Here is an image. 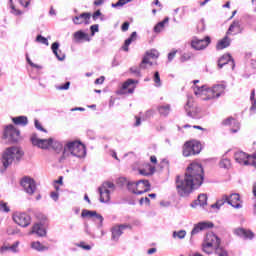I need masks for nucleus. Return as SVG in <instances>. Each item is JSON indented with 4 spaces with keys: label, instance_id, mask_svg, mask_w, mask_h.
Returning a JSON list of instances; mask_svg holds the SVG:
<instances>
[{
    "label": "nucleus",
    "instance_id": "8",
    "mask_svg": "<svg viewBox=\"0 0 256 256\" xmlns=\"http://www.w3.org/2000/svg\"><path fill=\"white\" fill-rule=\"evenodd\" d=\"M201 153V142L197 140H191L183 146V156L191 157V155H199Z\"/></svg>",
    "mask_w": 256,
    "mask_h": 256
},
{
    "label": "nucleus",
    "instance_id": "36",
    "mask_svg": "<svg viewBox=\"0 0 256 256\" xmlns=\"http://www.w3.org/2000/svg\"><path fill=\"white\" fill-rule=\"evenodd\" d=\"M31 249H34V251H38V252H43V251H47V247L43 246V244H41V242L39 241H34L31 243Z\"/></svg>",
    "mask_w": 256,
    "mask_h": 256
},
{
    "label": "nucleus",
    "instance_id": "9",
    "mask_svg": "<svg viewBox=\"0 0 256 256\" xmlns=\"http://www.w3.org/2000/svg\"><path fill=\"white\" fill-rule=\"evenodd\" d=\"M21 137V132L13 126V124L8 125L3 134V139L6 143H17Z\"/></svg>",
    "mask_w": 256,
    "mask_h": 256
},
{
    "label": "nucleus",
    "instance_id": "43",
    "mask_svg": "<svg viewBox=\"0 0 256 256\" xmlns=\"http://www.w3.org/2000/svg\"><path fill=\"white\" fill-rule=\"evenodd\" d=\"M19 245H21L20 241L14 242L11 246H9V249L12 253H19Z\"/></svg>",
    "mask_w": 256,
    "mask_h": 256
},
{
    "label": "nucleus",
    "instance_id": "40",
    "mask_svg": "<svg viewBox=\"0 0 256 256\" xmlns=\"http://www.w3.org/2000/svg\"><path fill=\"white\" fill-rule=\"evenodd\" d=\"M219 166L221 167V169H229V167H231V160L223 158L220 161Z\"/></svg>",
    "mask_w": 256,
    "mask_h": 256
},
{
    "label": "nucleus",
    "instance_id": "10",
    "mask_svg": "<svg viewBox=\"0 0 256 256\" xmlns=\"http://www.w3.org/2000/svg\"><path fill=\"white\" fill-rule=\"evenodd\" d=\"M109 189H115V184L113 182H104L102 186L98 188L100 203H109V200L111 199V191Z\"/></svg>",
    "mask_w": 256,
    "mask_h": 256
},
{
    "label": "nucleus",
    "instance_id": "30",
    "mask_svg": "<svg viewBox=\"0 0 256 256\" xmlns=\"http://www.w3.org/2000/svg\"><path fill=\"white\" fill-rule=\"evenodd\" d=\"M158 112L162 117H168L169 113H171V104L158 106Z\"/></svg>",
    "mask_w": 256,
    "mask_h": 256
},
{
    "label": "nucleus",
    "instance_id": "4",
    "mask_svg": "<svg viewBox=\"0 0 256 256\" xmlns=\"http://www.w3.org/2000/svg\"><path fill=\"white\" fill-rule=\"evenodd\" d=\"M202 249L204 253L208 255L215 250L216 255L218 256H229L227 251L221 247V239L218 238L214 233L206 235V238L202 244Z\"/></svg>",
    "mask_w": 256,
    "mask_h": 256
},
{
    "label": "nucleus",
    "instance_id": "64",
    "mask_svg": "<svg viewBox=\"0 0 256 256\" xmlns=\"http://www.w3.org/2000/svg\"><path fill=\"white\" fill-rule=\"evenodd\" d=\"M103 3H105L104 0H95L94 1V5H96V7H99V5H103Z\"/></svg>",
    "mask_w": 256,
    "mask_h": 256
},
{
    "label": "nucleus",
    "instance_id": "15",
    "mask_svg": "<svg viewBox=\"0 0 256 256\" xmlns=\"http://www.w3.org/2000/svg\"><path fill=\"white\" fill-rule=\"evenodd\" d=\"M149 57L150 59H158L159 51L153 49L146 52V56L143 57L142 62L140 63V69H147L146 65H150V67L153 66V62L149 61Z\"/></svg>",
    "mask_w": 256,
    "mask_h": 256
},
{
    "label": "nucleus",
    "instance_id": "31",
    "mask_svg": "<svg viewBox=\"0 0 256 256\" xmlns=\"http://www.w3.org/2000/svg\"><path fill=\"white\" fill-rule=\"evenodd\" d=\"M73 37L76 42L79 41H89V34L83 32L82 30H79L73 34Z\"/></svg>",
    "mask_w": 256,
    "mask_h": 256
},
{
    "label": "nucleus",
    "instance_id": "5",
    "mask_svg": "<svg viewBox=\"0 0 256 256\" xmlns=\"http://www.w3.org/2000/svg\"><path fill=\"white\" fill-rule=\"evenodd\" d=\"M24 155L25 153L23 152V150H21V148L17 146L7 148L2 155L3 167L7 169L9 165L13 164V161L19 163Z\"/></svg>",
    "mask_w": 256,
    "mask_h": 256
},
{
    "label": "nucleus",
    "instance_id": "54",
    "mask_svg": "<svg viewBox=\"0 0 256 256\" xmlns=\"http://www.w3.org/2000/svg\"><path fill=\"white\" fill-rule=\"evenodd\" d=\"M175 55H177V50H174L168 54V61H173L175 59Z\"/></svg>",
    "mask_w": 256,
    "mask_h": 256
},
{
    "label": "nucleus",
    "instance_id": "57",
    "mask_svg": "<svg viewBox=\"0 0 256 256\" xmlns=\"http://www.w3.org/2000/svg\"><path fill=\"white\" fill-rule=\"evenodd\" d=\"M140 205H143V203H146L147 205H149L151 203V200L148 197L145 198H141L139 200Z\"/></svg>",
    "mask_w": 256,
    "mask_h": 256
},
{
    "label": "nucleus",
    "instance_id": "17",
    "mask_svg": "<svg viewBox=\"0 0 256 256\" xmlns=\"http://www.w3.org/2000/svg\"><path fill=\"white\" fill-rule=\"evenodd\" d=\"M214 224L213 222L209 221H202L194 225L191 236L198 235V233H201V231H207V229H213Z\"/></svg>",
    "mask_w": 256,
    "mask_h": 256
},
{
    "label": "nucleus",
    "instance_id": "42",
    "mask_svg": "<svg viewBox=\"0 0 256 256\" xmlns=\"http://www.w3.org/2000/svg\"><path fill=\"white\" fill-rule=\"evenodd\" d=\"M191 57H193L192 52H185L181 55L180 61H181V63H185L187 61H190Z\"/></svg>",
    "mask_w": 256,
    "mask_h": 256
},
{
    "label": "nucleus",
    "instance_id": "29",
    "mask_svg": "<svg viewBox=\"0 0 256 256\" xmlns=\"http://www.w3.org/2000/svg\"><path fill=\"white\" fill-rule=\"evenodd\" d=\"M133 41H137V32H132L130 37L125 40L124 45L122 47L123 51H129V45H131Z\"/></svg>",
    "mask_w": 256,
    "mask_h": 256
},
{
    "label": "nucleus",
    "instance_id": "47",
    "mask_svg": "<svg viewBox=\"0 0 256 256\" xmlns=\"http://www.w3.org/2000/svg\"><path fill=\"white\" fill-rule=\"evenodd\" d=\"M9 3L11 8V13H13L14 15H21V11L15 8V5L13 4V0H9Z\"/></svg>",
    "mask_w": 256,
    "mask_h": 256
},
{
    "label": "nucleus",
    "instance_id": "55",
    "mask_svg": "<svg viewBox=\"0 0 256 256\" xmlns=\"http://www.w3.org/2000/svg\"><path fill=\"white\" fill-rule=\"evenodd\" d=\"M50 197L53 201H59V192H51Z\"/></svg>",
    "mask_w": 256,
    "mask_h": 256
},
{
    "label": "nucleus",
    "instance_id": "6",
    "mask_svg": "<svg viewBox=\"0 0 256 256\" xmlns=\"http://www.w3.org/2000/svg\"><path fill=\"white\" fill-rule=\"evenodd\" d=\"M127 189L134 195H143V193L151 191V183H149V180L129 181L127 182Z\"/></svg>",
    "mask_w": 256,
    "mask_h": 256
},
{
    "label": "nucleus",
    "instance_id": "24",
    "mask_svg": "<svg viewBox=\"0 0 256 256\" xmlns=\"http://www.w3.org/2000/svg\"><path fill=\"white\" fill-rule=\"evenodd\" d=\"M51 49L58 61H65V53L59 50V42H54Z\"/></svg>",
    "mask_w": 256,
    "mask_h": 256
},
{
    "label": "nucleus",
    "instance_id": "26",
    "mask_svg": "<svg viewBox=\"0 0 256 256\" xmlns=\"http://www.w3.org/2000/svg\"><path fill=\"white\" fill-rule=\"evenodd\" d=\"M198 205L200 207H205L207 205V194H200L197 198V200H195L192 204L191 207L195 208L198 207Z\"/></svg>",
    "mask_w": 256,
    "mask_h": 256
},
{
    "label": "nucleus",
    "instance_id": "38",
    "mask_svg": "<svg viewBox=\"0 0 256 256\" xmlns=\"http://www.w3.org/2000/svg\"><path fill=\"white\" fill-rule=\"evenodd\" d=\"M169 23V17L164 18L163 21L159 22L155 27H154V32L155 33H161L163 28L165 27V24Z\"/></svg>",
    "mask_w": 256,
    "mask_h": 256
},
{
    "label": "nucleus",
    "instance_id": "56",
    "mask_svg": "<svg viewBox=\"0 0 256 256\" xmlns=\"http://www.w3.org/2000/svg\"><path fill=\"white\" fill-rule=\"evenodd\" d=\"M121 31L125 33V31H129V22H124L121 26Z\"/></svg>",
    "mask_w": 256,
    "mask_h": 256
},
{
    "label": "nucleus",
    "instance_id": "28",
    "mask_svg": "<svg viewBox=\"0 0 256 256\" xmlns=\"http://www.w3.org/2000/svg\"><path fill=\"white\" fill-rule=\"evenodd\" d=\"M12 121L14 125H20L21 127H25L29 124V120L27 119V116H18L12 118Z\"/></svg>",
    "mask_w": 256,
    "mask_h": 256
},
{
    "label": "nucleus",
    "instance_id": "22",
    "mask_svg": "<svg viewBox=\"0 0 256 256\" xmlns=\"http://www.w3.org/2000/svg\"><path fill=\"white\" fill-rule=\"evenodd\" d=\"M241 196L239 194L234 193L228 196V205L234 207V209H241V204L239 203Z\"/></svg>",
    "mask_w": 256,
    "mask_h": 256
},
{
    "label": "nucleus",
    "instance_id": "23",
    "mask_svg": "<svg viewBox=\"0 0 256 256\" xmlns=\"http://www.w3.org/2000/svg\"><path fill=\"white\" fill-rule=\"evenodd\" d=\"M234 31H236V33H243V28H241V22H239V20H234L232 22L226 32V35H231Z\"/></svg>",
    "mask_w": 256,
    "mask_h": 256
},
{
    "label": "nucleus",
    "instance_id": "45",
    "mask_svg": "<svg viewBox=\"0 0 256 256\" xmlns=\"http://www.w3.org/2000/svg\"><path fill=\"white\" fill-rule=\"evenodd\" d=\"M0 211H2V213H9V211H11L9 206H7V202L0 201Z\"/></svg>",
    "mask_w": 256,
    "mask_h": 256
},
{
    "label": "nucleus",
    "instance_id": "46",
    "mask_svg": "<svg viewBox=\"0 0 256 256\" xmlns=\"http://www.w3.org/2000/svg\"><path fill=\"white\" fill-rule=\"evenodd\" d=\"M36 41L37 43H42V45H49V40H47V38L43 37L41 34L36 37Z\"/></svg>",
    "mask_w": 256,
    "mask_h": 256
},
{
    "label": "nucleus",
    "instance_id": "50",
    "mask_svg": "<svg viewBox=\"0 0 256 256\" xmlns=\"http://www.w3.org/2000/svg\"><path fill=\"white\" fill-rule=\"evenodd\" d=\"M125 5V0H118L117 3H112L111 7L117 9V7H123Z\"/></svg>",
    "mask_w": 256,
    "mask_h": 256
},
{
    "label": "nucleus",
    "instance_id": "41",
    "mask_svg": "<svg viewBox=\"0 0 256 256\" xmlns=\"http://www.w3.org/2000/svg\"><path fill=\"white\" fill-rule=\"evenodd\" d=\"M185 111L188 115V117H192V119H195V111H193V107H191V105L189 104V102H187L186 106H185Z\"/></svg>",
    "mask_w": 256,
    "mask_h": 256
},
{
    "label": "nucleus",
    "instance_id": "48",
    "mask_svg": "<svg viewBox=\"0 0 256 256\" xmlns=\"http://www.w3.org/2000/svg\"><path fill=\"white\" fill-rule=\"evenodd\" d=\"M34 125L38 131H43L44 133H47V130L45 128H43V126L41 125V122H39V120L35 119Z\"/></svg>",
    "mask_w": 256,
    "mask_h": 256
},
{
    "label": "nucleus",
    "instance_id": "14",
    "mask_svg": "<svg viewBox=\"0 0 256 256\" xmlns=\"http://www.w3.org/2000/svg\"><path fill=\"white\" fill-rule=\"evenodd\" d=\"M13 221L20 227H29L31 225V216L27 213H16L13 216Z\"/></svg>",
    "mask_w": 256,
    "mask_h": 256
},
{
    "label": "nucleus",
    "instance_id": "21",
    "mask_svg": "<svg viewBox=\"0 0 256 256\" xmlns=\"http://www.w3.org/2000/svg\"><path fill=\"white\" fill-rule=\"evenodd\" d=\"M37 235L38 237H45L47 230L43 227V224L36 223L33 225L30 235Z\"/></svg>",
    "mask_w": 256,
    "mask_h": 256
},
{
    "label": "nucleus",
    "instance_id": "27",
    "mask_svg": "<svg viewBox=\"0 0 256 256\" xmlns=\"http://www.w3.org/2000/svg\"><path fill=\"white\" fill-rule=\"evenodd\" d=\"M223 125H234L235 128L231 129L232 133H237L240 129L239 121L235 120L233 117H229L226 120L223 121Z\"/></svg>",
    "mask_w": 256,
    "mask_h": 256
},
{
    "label": "nucleus",
    "instance_id": "19",
    "mask_svg": "<svg viewBox=\"0 0 256 256\" xmlns=\"http://www.w3.org/2000/svg\"><path fill=\"white\" fill-rule=\"evenodd\" d=\"M125 229H131V226L127 224H120L112 227V241H119V237L123 235V231H125Z\"/></svg>",
    "mask_w": 256,
    "mask_h": 256
},
{
    "label": "nucleus",
    "instance_id": "20",
    "mask_svg": "<svg viewBox=\"0 0 256 256\" xmlns=\"http://www.w3.org/2000/svg\"><path fill=\"white\" fill-rule=\"evenodd\" d=\"M229 63H231L232 69H235V60H233L231 54H224L218 60V67L219 69H223V67H225V65H229Z\"/></svg>",
    "mask_w": 256,
    "mask_h": 256
},
{
    "label": "nucleus",
    "instance_id": "2",
    "mask_svg": "<svg viewBox=\"0 0 256 256\" xmlns=\"http://www.w3.org/2000/svg\"><path fill=\"white\" fill-rule=\"evenodd\" d=\"M226 89L227 84L221 82L220 84H214L211 88L207 87V85L195 86L194 93L195 95H203V93H206L207 96L203 99L204 101H209L211 99H219V97H223Z\"/></svg>",
    "mask_w": 256,
    "mask_h": 256
},
{
    "label": "nucleus",
    "instance_id": "34",
    "mask_svg": "<svg viewBox=\"0 0 256 256\" xmlns=\"http://www.w3.org/2000/svg\"><path fill=\"white\" fill-rule=\"evenodd\" d=\"M225 203H229V196H227V195H223L222 199L217 200L215 204L211 205V208L212 209H221V207H223V205H225Z\"/></svg>",
    "mask_w": 256,
    "mask_h": 256
},
{
    "label": "nucleus",
    "instance_id": "37",
    "mask_svg": "<svg viewBox=\"0 0 256 256\" xmlns=\"http://www.w3.org/2000/svg\"><path fill=\"white\" fill-rule=\"evenodd\" d=\"M140 175H143L144 177H151L155 173V167L148 166L147 169H140L139 170Z\"/></svg>",
    "mask_w": 256,
    "mask_h": 256
},
{
    "label": "nucleus",
    "instance_id": "7",
    "mask_svg": "<svg viewBox=\"0 0 256 256\" xmlns=\"http://www.w3.org/2000/svg\"><path fill=\"white\" fill-rule=\"evenodd\" d=\"M234 159L236 163H239L240 165H251L252 167H256V152L249 155L243 151H239L234 154Z\"/></svg>",
    "mask_w": 256,
    "mask_h": 256
},
{
    "label": "nucleus",
    "instance_id": "33",
    "mask_svg": "<svg viewBox=\"0 0 256 256\" xmlns=\"http://www.w3.org/2000/svg\"><path fill=\"white\" fill-rule=\"evenodd\" d=\"M231 45V38L225 36L222 40L217 43L216 49H227Z\"/></svg>",
    "mask_w": 256,
    "mask_h": 256
},
{
    "label": "nucleus",
    "instance_id": "32",
    "mask_svg": "<svg viewBox=\"0 0 256 256\" xmlns=\"http://www.w3.org/2000/svg\"><path fill=\"white\" fill-rule=\"evenodd\" d=\"M135 83H138V81L137 80H133V79H128L127 81H125L122 84V89L123 90L128 89V93H134V91H135ZM131 85H133V87L129 88V87H131Z\"/></svg>",
    "mask_w": 256,
    "mask_h": 256
},
{
    "label": "nucleus",
    "instance_id": "58",
    "mask_svg": "<svg viewBox=\"0 0 256 256\" xmlns=\"http://www.w3.org/2000/svg\"><path fill=\"white\" fill-rule=\"evenodd\" d=\"M104 81H105V76H101L100 78H97L95 80V85H103Z\"/></svg>",
    "mask_w": 256,
    "mask_h": 256
},
{
    "label": "nucleus",
    "instance_id": "11",
    "mask_svg": "<svg viewBox=\"0 0 256 256\" xmlns=\"http://www.w3.org/2000/svg\"><path fill=\"white\" fill-rule=\"evenodd\" d=\"M211 44V37L206 36L203 39L194 38L191 41V47L192 49H195V51H203V49H207L209 45Z\"/></svg>",
    "mask_w": 256,
    "mask_h": 256
},
{
    "label": "nucleus",
    "instance_id": "59",
    "mask_svg": "<svg viewBox=\"0 0 256 256\" xmlns=\"http://www.w3.org/2000/svg\"><path fill=\"white\" fill-rule=\"evenodd\" d=\"M30 4L31 0H20V5H22L23 7H29Z\"/></svg>",
    "mask_w": 256,
    "mask_h": 256
},
{
    "label": "nucleus",
    "instance_id": "13",
    "mask_svg": "<svg viewBox=\"0 0 256 256\" xmlns=\"http://www.w3.org/2000/svg\"><path fill=\"white\" fill-rule=\"evenodd\" d=\"M31 143L35 147H39L40 149H49L53 143V138L49 139H40L37 137V134H32Z\"/></svg>",
    "mask_w": 256,
    "mask_h": 256
},
{
    "label": "nucleus",
    "instance_id": "25",
    "mask_svg": "<svg viewBox=\"0 0 256 256\" xmlns=\"http://www.w3.org/2000/svg\"><path fill=\"white\" fill-rule=\"evenodd\" d=\"M235 235H238V237H243L244 239H253V237H255V234H253L251 230H246L243 228L236 229Z\"/></svg>",
    "mask_w": 256,
    "mask_h": 256
},
{
    "label": "nucleus",
    "instance_id": "39",
    "mask_svg": "<svg viewBox=\"0 0 256 256\" xmlns=\"http://www.w3.org/2000/svg\"><path fill=\"white\" fill-rule=\"evenodd\" d=\"M173 239H185L187 237V231L185 230H179L174 231L172 234Z\"/></svg>",
    "mask_w": 256,
    "mask_h": 256
},
{
    "label": "nucleus",
    "instance_id": "53",
    "mask_svg": "<svg viewBox=\"0 0 256 256\" xmlns=\"http://www.w3.org/2000/svg\"><path fill=\"white\" fill-rule=\"evenodd\" d=\"M79 247H81L82 249H84L85 251H91V245H87L85 244V242H81L79 244Z\"/></svg>",
    "mask_w": 256,
    "mask_h": 256
},
{
    "label": "nucleus",
    "instance_id": "12",
    "mask_svg": "<svg viewBox=\"0 0 256 256\" xmlns=\"http://www.w3.org/2000/svg\"><path fill=\"white\" fill-rule=\"evenodd\" d=\"M21 187H23L24 191L28 194V195H33V193H35L36 189H37V185L35 184V180L33 178L30 177H24L22 178L21 182H20Z\"/></svg>",
    "mask_w": 256,
    "mask_h": 256
},
{
    "label": "nucleus",
    "instance_id": "16",
    "mask_svg": "<svg viewBox=\"0 0 256 256\" xmlns=\"http://www.w3.org/2000/svg\"><path fill=\"white\" fill-rule=\"evenodd\" d=\"M81 217H88L89 219H93V221H98V227H103L104 218L97 211L84 209L82 210Z\"/></svg>",
    "mask_w": 256,
    "mask_h": 256
},
{
    "label": "nucleus",
    "instance_id": "49",
    "mask_svg": "<svg viewBox=\"0 0 256 256\" xmlns=\"http://www.w3.org/2000/svg\"><path fill=\"white\" fill-rule=\"evenodd\" d=\"M71 87V82L67 81L64 85H60L57 87L59 91H67Z\"/></svg>",
    "mask_w": 256,
    "mask_h": 256
},
{
    "label": "nucleus",
    "instance_id": "35",
    "mask_svg": "<svg viewBox=\"0 0 256 256\" xmlns=\"http://www.w3.org/2000/svg\"><path fill=\"white\" fill-rule=\"evenodd\" d=\"M50 147H52V149H54L56 153H61V151L63 153V151L65 150V146L63 145V142L54 141L53 139Z\"/></svg>",
    "mask_w": 256,
    "mask_h": 256
},
{
    "label": "nucleus",
    "instance_id": "1",
    "mask_svg": "<svg viewBox=\"0 0 256 256\" xmlns=\"http://www.w3.org/2000/svg\"><path fill=\"white\" fill-rule=\"evenodd\" d=\"M205 174L203 166L199 163H191L185 171L184 176H176V191L180 197H189L194 189L203 185Z\"/></svg>",
    "mask_w": 256,
    "mask_h": 256
},
{
    "label": "nucleus",
    "instance_id": "3",
    "mask_svg": "<svg viewBox=\"0 0 256 256\" xmlns=\"http://www.w3.org/2000/svg\"><path fill=\"white\" fill-rule=\"evenodd\" d=\"M70 155L78 158L85 157L87 155L85 145L79 141L67 142L64 146L62 156L59 158V163H63L65 159H69Z\"/></svg>",
    "mask_w": 256,
    "mask_h": 256
},
{
    "label": "nucleus",
    "instance_id": "18",
    "mask_svg": "<svg viewBox=\"0 0 256 256\" xmlns=\"http://www.w3.org/2000/svg\"><path fill=\"white\" fill-rule=\"evenodd\" d=\"M74 25H91V13L83 12L72 19Z\"/></svg>",
    "mask_w": 256,
    "mask_h": 256
},
{
    "label": "nucleus",
    "instance_id": "44",
    "mask_svg": "<svg viewBox=\"0 0 256 256\" xmlns=\"http://www.w3.org/2000/svg\"><path fill=\"white\" fill-rule=\"evenodd\" d=\"M153 80L156 87H161V76L159 75V72L156 71L154 73Z\"/></svg>",
    "mask_w": 256,
    "mask_h": 256
},
{
    "label": "nucleus",
    "instance_id": "51",
    "mask_svg": "<svg viewBox=\"0 0 256 256\" xmlns=\"http://www.w3.org/2000/svg\"><path fill=\"white\" fill-rule=\"evenodd\" d=\"M91 35H95V33H99V24H94L90 26Z\"/></svg>",
    "mask_w": 256,
    "mask_h": 256
},
{
    "label": "nucleus",
    "instance_id": "52",
    "mask_svg": "<svg viewBox=\"0 0 256 256\" xmlns=\"http://www.w3.org/2000/svg\"><path fill=\"white\" fill-rule=\"evenodd\" d=\"M102 15L103 14L101 13V10H96L92 15L93 21H97V19H99V17H101Z\"/></svg>",
    "mask_w": 256,
    "mask_h": 256
},
{
    "label": "nucleus",
    "instance_id": "62",
    "mask_svg": "<svg viewBox=\"0 0 256 256\" xmlns=\"http://www.w3.org/2000/svg\"><path fill=\"white\" fill-rule=\"evenodd\" d=\"M153 110H148V111H146V113H145V116H146V119H149V117H153Z\"/></svg>",
    "mask_w": 256,
    "mask_h": 256
},
{
    "label": "nucleus",
    "instance_id": "60",
    "mask_svg": "<svg viewBox=\"0 0 256 256\" xmlns=\"http://www.w3.org/2000/svg\"><path fill=\"white\" fill-rule=\"evenodd\" d=\"M130 71H131V73H134L135 75H139V73H141V71L137 67L130 68Z\"/></svg>",
    "mask_w": 256,
    "mask_h": 256
},
{
    "label": "nucleus",
    "instance_id": "61",
    "mask_svg": "<svg viewBox=\"0 0 256 256\" xmlns=\"http://www.w3.org/2000/svg\"><path fill=\"white\" fill-rule=\"evenodd\" d=\"M26 59L31 67H35L36 69H39V65L33 63L29 57H27Z\"/></svg>",
    "mask_w": 256,
    "mask_h": 256
},
{
    "label": "nucleus",
    "instance_id": "63",
    "mask_svg": "<svg viewBox=\"0 0 256 256\" xmlns=\"http://www.w3.org/2000/svg\"><path fill=\"white\" fill-rule=\"evenodd\" d=\"M153 253H157V248H150V249L147 251V254H148V255H153Z\"/></svg>",
    "mask_w": 256,
    "mask_h": 256
}]
</instances>
